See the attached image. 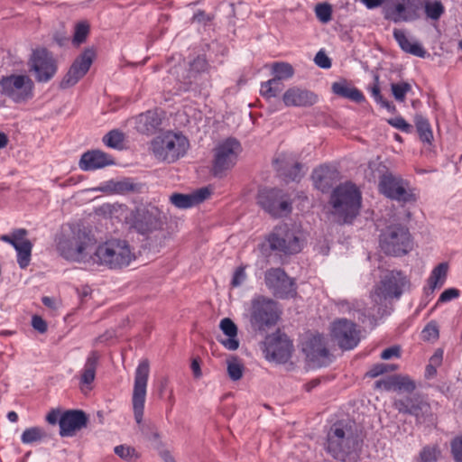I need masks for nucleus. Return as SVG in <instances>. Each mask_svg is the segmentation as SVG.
I'll use <instances>...</instances> for the list:
<instances>
[{
	"instance_id": "f257e3e1",
	"label": "nucleus",
	"mask_w": 462,
	"mask_h": 462,
	"mask_svg": "<svg viewBox=\"0 0 462 462\" xmlns=\"http://www.w3.org/2000/svg\"><path fill=\"white\" fill-rule=\"evenodd\" d=\"M150 374V365L147 359L140 361L134 373L132 393V409L134 419L139 432L150 442L153 448H162L163 443L156 425L150 420H144V405L147 394V384Z\"/></svg>"
},
{
	"instance_id": "f03ea898",
	"label": "nucleus",
	"mask_w": 462,
	"mask_h": 462,
	"mask_svg": "<svg viewBox=\"0 0 462 462\" xmlns=\"http://www.w3.org/2000/svg\"><path fill=\"white\" fill-rule=\"evenodd\" d=\"M406 277L398 271H387L382 277L381 282L371 294L372 306L365 307L360 301L353 304V309L365 318H375L382 315V308L387 298H400L406 285Z\"/></svg>"
},
{
	"instance_id": "7ed1b4c3",
	"label": "nucleus",
	"mask_w": 462,
	"mask_h": 462,
	"mask_svg": "<svg viewBox=\"0 0 462 462\" xmlns=\"http://www.w3.org/2000/svg\"><path fill=\"white\" fill-rule=\"evenodd\" d=\"M96 242L91 231L79 225L69 226L58 239L57 250L60 254L69 261L87 262L91 258V252Z\"/></svg>"
},
{
	"instance_id": "20e7f679",
	"label": "nucleus",
	"mask_w": 462,
	"mask_h": 462,
	"mask_svg": "<svg viewBox=\"0 0 462 462\" xmlns=\"http://www.w3.org/2000/svg\"><path fill=\"white\" fill-rule=\"evenodd\" d=\"M162 211L154 206L140 207L134 209L125 205L117 206V220L141 235H148L162 229Z\"/></svg>"
},
{
	"instance_id": "39448f33",
	"label": "nucleus",
	"mask_w": 462,
	"mask_h": 462,
	"mask_svg": "<svg viewBox=\"0 0 462 462\" xmlns=\"http://www.w3.org/2000/svg\"><path fill=\"white\" fill-rule=\"evenodd\" d=\"M358 447V439L344 422L333 424L327 435L326 451L336 460L346 462Z\"/></svg>"
},
{
	"instance_id": "423d86ee",
	"label": "nucleus",
	"mask_w": 462,
	"mask_h": 462,
	"mask_svg": "<svg viewBox=\"0 0 462 462\" xmlns=\"http://www.w3.org/2000/svg\"><path fill=\"white\" fill-rule=\"evenodd\" d=\"M189 147V142L185 135L168 131L154 137L150 149L157 161L173 163L187 153Z\"/></svg>"
},
{
	"instance_id": "0eeeda50",
	"label": "nucleus",
	"mask_w": 462,
	"mask_h": 462,
	"mask_svg": "<svg viewBox=\"0 0 462 462\" xmlns=\"http://www.w3.org/2000/svg\"><path fill=\"white\" fill-rule=\"evenodd\" d=\"M333 214L339 221L351 222L358 214L361 207V193L356 185L345 183L337 187L330 197Z\"/></svg>"
},
{
	"instance_id": "6e6552de",
	"label": "nucleus",
	"mask_w": 462,
	"mask_h": 462,
	"mask_svg": "<svg viewBox=\"0 0 462 462\" xmlns=\"http://www.w3.org/2000/svg\"><path fill=\"white\" fill-rule=\"evenodd\" d=\"M378 189L386 198L402 203H411L417 200L409 182L401 176L393 174L385 165L379 164L377 169Z\"/></svg>"
},
{
	"instance_id": "1a4fd4ad",
	"label": "nucleus",
	"mask_w": 462,
	"mask_h": 462,
	"mask_svg": "<svg viewBox=\"0 0 462 462\" xmlns=\"http://www.w3.org/2000/svg\"><path fill=\"white\" fill-rule=\"evenodd\" d=\"M303 239L300 231L290 228L287 224L276 226L262 244V251L268 246L271 251L294 254L301 251Z\"/></svg>"
},
{
	"instance_id": "9d476101",
	"label": "nucleus",
	"mask_w": 462,
	"mask_h": 462,
	"mask_svg": "<svg viewBox=\"0 0 462 462\" xmlns=\"http://www.w3.org/2000/svg\"><path fill=\"white\" fill-rule=\"evenodd\" d=\"M380 247L386 254H406L412 247L408 228L400 224L388 226L380 235Z\"/></svg>"
},
{
	"instance_id": "9b49d317",
	"label": "nucleus",
	"mask_w": 462,
	"mask_h": 462,
	"mask_svg": "<svg viewBox=\"0 0 462 462\" xmlns=\"http://www.w3.org/2000/svg\"><path fill=\"white\" fill-rule=\"evenodd\" d=\"M242 152L240 143L235 138L220 142L214 149L212 172L216 177H222L232 169Z\"/></svg>"
},
{
	"instance_id": "f8f14e48",
	"label": "nucleus",
	"mask_w": 462,
	"mask_h": 462,
	"mask_svg": "<svg viewBox=\"0 0 462 462\" xmlns=\"http://www.w3.org/2000/svg\"><path fill=\"white\" fill-rule=\"evenodd\" d=\"M34 84L28 75L12 74L0 80L1 94L16 103H22L33 96Z\"/></svg>"
},
{
	"instance_id": "ddd939ff",
	"label": "nucleus",
	"mask_w": 462,
	"mask_h": 462,
	"mask_svg": "<svg viewBox=\"0 0 462 462\" xmlns=\"http://www.w3.org/2000/svg\"><path fill=\"white\" fill-rule=\"evenodd\" d=\"M278 318L277 304L273 300L257 296L251 300L250 322L257 329L274 325Z\"/></svg>"
},
{
	"instance_id": "4468645a",
	"label": "nucleus",
	"mask_w": 462,
	"mask_h": 462,
	"mask_svg": "<svg viewBox=\"0 0 462 462\" xmlns=\"http://www.w3.org/2000/svg\"><path fill=\"white\" fill-rule=\"evenodd\" d=\"M257 202L264 211L275 217L285 216L291 210L289 196L277 189H260Z\"/></svg>"
},
{
	"instance_id": "2eb2a0df",
	"label": "nucleus",
	"mask_w": 462,
	"mask_h": 462,
	"mask_svg": "<svg viewBox=\"0 0 462 462\" xmlns=\"http://www.w3.org/2000/svg\"><path fill=\"white\" fill-rule=\"evenodd\" d=\"M420 9L416 0H388L383 6V15L395 23H409L420 17Z\"/></svg>"
},
{
	"instance_id": "dca6fc26",
	"label": "nucleus",
	"mask_w": 462,
	"mask_h": 462,
	"mask_svg": "<svg viewBox=\"0 0 462 462\" xmlns=\"http://www.w3.org/2000/svg\"><path fill=\"white\" fill-rule=\"evenodd\" d=\"M264 282L275 297L287 299L296 294L294 281L281 268L267 270L264 274Z\"/></svg>"
},
{
	"instance_id": "f3484780",
	"label": "nucleus",
	"mask_w": 462,
	"mask_h": 462,
	"mask_svg": "<svg viewBox=\"0 0 462 462\" xmlns=\"http://www.w3.org/2000/svg\"><path fill=\"white\" fill-rule=\"evenodd\" d=\"M29 65L39 82L49 81L57 72L56 60L46 49L35 50L30 58Z\"/></svg>"
},
{
	"instance_id": "a211bd4d",
	"label": "nucleus",
	"mask_w": 462,
	"mask_h": 462,
	"mask_svg": "<svg viewBox=\"0 0 462 462\" xmlns=\"http://www.w3.org/2000/svg\"><path fill=\"white\" fill-rule=\"evenodd\" d=\"M331 335L338 346L345 350L355 348L360 341L359 331L356 329V324L346 319L333 322Z\"/></svg>"
},
{
	"instance_id": "6ab92c4d",
	"label": "nucleus",
	"mask_w": 462,
	"mask_h": 462,
	"mask_svg": "<svg viewBox=\"0 0 462 462\" xmlns=\"http://www.w3.org/2000/svg\"><path fill=\"white\" fill-rule=\"evenodd\" d=\"M95 56L96 52L93 49H86L70 66L68 73L60 83L61 87L69 88L77 84L88 71Z\"/></svg>"
},
{
	"instance_id": "aec40b11",
	"label": "nucleus",
	"mask_w": 462,
	"mask_h": 462,
	"mask_svg": "<svg viewBox=\"0 0 462 462\" xmlns=\"http://www.w3.org/2000/svg\"><path fill=\"white\" fill-rule=\"evenodd\" d=\"M25 229H17L10 235L1 236V240L9 243L16 251L17 263L22 269L26 268L31 261L32 245L26 237Z\"/></svg>"
},
{
	"instance_id": "412c9836",
	"label": "nucleus",
	"mask_w": 462,
	"mask_h": 462,
	"mask_svg": "<svg viewBox=\"0 0 462 462\" xmlns=\"http://www.w3.org/2000/svg\"><path fill=\"white\" fill-rule=\"evenodd\" d=\"M303 351L306 353L310 361L317 365L322 366L328 364L329 353L326 346L325 337L322 335H313L304 344Z\"/></svg>"
},
{
	"instance_id": "4be33fe9",
	"label": "nucleus",
	"mask_w": 462,
	"mask_h": 462,
	"mask_svg": "<svg viewBox=\"0 0 462 462\" xmlns=\"http://www.w3.org/2000/svg\"><path fill=\"white\" fill-rule=\"evenodd\" d=\"M114 164V157L101 150H89L82 153L79 167L83 171H94Z\"/></svg>"
},
{
	"instance_id": "5701e85b",
	"label": "nucleus",
	"mask_w": 462,
	"mask_h": 462,
	"mask_svg": "<svg viewBox=\"0 0 462 462\" xmlns=\"http://www.w3.org/2000/svg\"><path fill=\"white\" fill-rule=\"evenodd\" d=\"M282 101L286 106H310L318 102V96L308 89L292 87L284 92Z\"/></svg>"
},
{
	"instance_id": "b1692460",
	"label": "nucleus",
	"mask_w": 462,
	"mask_h": 462,
	"mask_svg": "<svg viewBox=\"0 0 462 462\" xmlns=\"http://www.w3.org/2000/svg\"><path fill=\"white\" fill-rule=\"evenodd\" d=\"M87 417L81 411H68L60 418V434L62 437H70L75 431L85 427Z\"/></svg>"
},
{
	"instance_id": "393cba45",
	"label": "nucleus",
	"mask_w": 462,
	"mask_h": 462,
	"mask_svg": "<svg viewBox=\"0 0 462 462\" xmlns=\"http://www.w3.org/2000/svg\"><path fill=\"white\" fill-rule=\"evenodd\" d=\"M99 356L97 352H91L85 362L84 367L79 372V389L84 394H88L93 388L96 378Z\"/></svg>"
},
{
	"instance_id": "a878e982",
	"label": "nucleus",
	"mask_w": 462,
	"mask_h": 462,
	"mask_svg": "<svg viewBox=\"0 0 462 462\" xmlns=\"http://www.w3.org/2000/svg\"><path fill=\"white\" fill-rule=\"evenodd\" d=\"M393 407L400 412L415 416L417 419L425 413L429 405L419 396L406 397L393 402Z\"/></svg>"
},
{
	"instance_id": "bb28decb",
	"label": "nucleus",
	"mask_w": 462,
	"mask_h": 462,
	"mask_svg": "<svg viewBox=\"0 0 462 462\" xmlns=\"http://www.w3.org/2000/svg\"><path fill=\"white\" fill-rule=\"evenodd\" d=\"M100 265L112 268L116 259V240L114 237L107 238L98 244L91 258Z\"/></svg>"
},
{
	"instance_id": "cd10ccee",
	"label": "nucleus",
	"mask_w": 462,
	"mask_h": 462,
	"mask_svg": "<svg viewBox=\"0 0 462 462\" xmlns=\"http://www.w3.org/2000/svg\"><path fill=\"white\" fill-rule=\"evenodd\" d=\"M393 37L403 51L420 58L426 56L427 51L422 45L417 41L409 38L403 30L394 29Z\"/></svg>"
},
{
	"instance_id": "c85d7f7f",
	"label": "nucleus",
	"mask_w": 462,
	"mask_h": 462,
	"mask_svg": "<svg viewBox=\"0 0 462 462\" xmlns=\"http://www.w3.org/2000/svg\"><path fill=\"white\" fill-rule=\"evenodd\" d=\"M162 118L156 111H147L140 114L135 119V127L142 134H150L161 125Z\"/></svg>"
},
{
	"instance_id": "c756f323",
	"label": "nucleus",
	"mask_w": 462,
	"mask_h": 462,
	"mask_svg": "<svg viewBox=\"0 0 462 462\" xmlns=\"http://www.w3.org/2000/svg\"><path fill=\"white\" fill-rule=\"evenodd\" d=\"M332 92L341 97L347 98L356 103L365 101V96L356 88L353 87L346 79L336 81L331 86Z\"/></svg>"
},
{
	"instance_id": "7c9ffc66",
	"label": "nucleus",
	"mask_w": 462,
	"mask_h": 462,
	"mask_svg": "<svg viewBox=\"0 0 462 462\" xmlns=\"http://www.w3.org/2000/svg\"><path fill=\"white\" fill-rule=\"evenodd\" d=\"M219 328L227 337L226 338L219 339V342L228 350H236L239 347L236 325L229 318H225L220 321Z\"/></svg>"
},
{
	"instance_id": "2f4dec72",
	"label": "nucleus",
	"mask_w": 462,
	"mask_h": 462,
	"mask_svg": "<svg viewBox=\"0 0 462 462\" xmlns=\"http://www.w3.org/2000/svg\"><path fill=\"white\" fill-rule=\"evenodd\" d=\"M336 172L328 166H320L312 172L315 187L322 192L328 191L333 185Z\"/></svg>"
},
{
	"instance_id": "473e14b6",
	"label": "nucleus",
	"mask_w": 462,
	"mask_h": 462,
	"mask_svg": "<svg viewBox=\"0 0 462 462\" xmlns=\"http://www.w3.org/2000/svg\"><path fill=\"white\" fill-rule=\"evenodd\" d=\"M275 163L277 171L288 180H298L302 176L301 165L293 160L287 162L285 156L281 155L275 160Z\"/></svg>"
},
{
	"instance_id": "72a5a7b5",
	"label": "nucleus",
	"mask_w": 462,
	"mask_h": 462,
	"mask_svg": "<svg viewBox=\"0 0 462 462\" xmlns=\"http://www.w3.org/2000/svg\"><path fill=\"white\" fill-rule=\"evenodd\" d=\"M448 264L440 263L432 271L428 280L429 289L431 292L438 287H441L447 279Z\"/></svg>"
},
{
	"instance_id": "f704fd0d",
	"label": "nucleus",
	"mask_w": 462,
	"mask_h": 462,
	"mask_svg": "<svg viewBox=\"0 0 462 462\" xmlns=\"http://www.w3.org/2000/svg\"><path fill=\"white\" fill-rule=\"evenodd\" d=\"M136 259V253L126 241H117V267H126Z\"/></svg>"
},
{
	"instance_id": "c9c22d12",
	"label": "nucleus",
	"mask_w": 462,
	"mask_h": 462,
	"mask_svg": "<svg viewBox=\"0 0 462 462\" xmlns=\"http://www.w3.org/2000/svg\"><path fill=\"white\" fill-rule=\"evenodd\" d=\"M47 437V433L44 429L41 427H31L24 430L21 436V441L23 444H32L41 442Z\"/></svg>"
},
{
	"instance_id": "e433bc0d",
	"label": "nucleus",
	"mask_w": 462,
	"mask_h": 462,
	"mask_svg": "<svg viewBox=\"0 0 462 462\" xmlns=\"http://www.w3.org/2000/svg\"><path fill=\"white\" fill-rule=\"evenodd\" d=\"M415 125L420 135V139L423 143H430L433 139V134L430 125L425 117L417 115L415 116Z\"/></svg>"
},
{
	"instance_id": "4c0bfd02",
	"label": "nucleus",
	"mask_w": 462,
	"mask_h": 462,
	"mask_svg": "<svg viewBox=\"0 0 462 462\" xmlns=\"http://www.w3.org/2000/svg\"><path fill=\"white\" fill-rule=\"evenodd\" d=\"M272 72L274 75L273 79L280 80L289 79L294 74L292 66L287 62H274L272 65Z\"/></svg>"
},
{
	"instance_id": "58836bf2",
	"label": "nucleus",
	"mask_w": 462,
	"mask_h": 462,
	"mask_svg": "<svg viewBox=\"0 0 462 462\" xmlns=\"http://www.w3.org/2000/svg\"><path fill=\"white\" fill-rule=\"evenodd\" d=\"M282 346L272 345L269 346V351L272 352L273 358L278 361H283L290 357L291 345L288 340L281 342Z\"/></svg>"
},
{
	"instance_id": "ea45409f",
	"label": "nucleus",
	"mask_w": 462,
	"mask_h": 462,
	"mask_svg": "<svg viewBox=\"0 0 462 462\" xmlns=\"http://www.w3.org/2000/svg\"><path fill=\"white\" fill-rule=\"evenodd\" d=\"M194 198L191 194L174 193L170 197V201L178 208H189L194 206Z\"/></svg>"
},
{
	"instance_id": "a19ab883",
	"label": "nucleus",
	"mask_w": 462,
	"mask_h": 462,
	"mask_svg": "<svg viewBox=\"0 0 462 462\" xmlns=\"http://www.w3.org/2000/svg\"><path fill=\"white\" fill-rule=\"evenodd\" d=\"M244 366L240 360L236 357H231L227 360V374L233 381L242 378Z\"/></svg>"
},
{
	"instance_id": "79ce46f5",
	"label": "nucleus",
	"mask_w": 462,
	"mask_h": 462,
	"mask_svg": "<svg viewBox=\"0 0 462 462\" xmlns=\"http://www.w3.org/2000/svg\"><path fill=\"white\" fill-rule=\"evenodd\" d=\"M89 32V24L87 21H80L76 23L73 34V43L79 45L84 42Z\"/></svg>"
},
{
	"instance_id": "37998d69",
	"label": "nucleus",
	"mask_w": 462,
	"mask_h": 462,
	"mask_svg": "<svg viewBox=\"0 0 462 462\" xmlns=\"http://www.w3.org/2000/svg\"><path fill=\"white\" fill-rule=\"evenodd\" d=\"M278 84L276 79H273L263 82L260 89L261 95L268 99L276 97L280 92V88L276 86Z\"/></svg>"
},
{
	"instance_id": "c03bdc74",
	"label": "nucleus",
	"mask_w": 462,
	"mask_h": 462,
	"mask_svg": "<svg viewBox=\"0 0 462 462\" xmlns=\"http://www.w3.org/2000/svg\"><path fill=\"white\" fill-rule=\"evenodd\" d=\"M117 456L127 462H135L140 457L134 448L125 445L117 446Z\"/></svg>"
},
{
	"instance_id": "a18cd8bd",
	"label": "nucleus",
	"mask_w": 462,
	"mask_h": 462,
	"mask_svg": "<svg viewBox=\"0 0 462 462\" xmlns=\"http://www.w3.org/2000/svg\"><path fill=\"white\" fill-rule=\"evenodd\" d=\"M425 13L432 20H438L444 13V7L439 1L427 2Z\"/></svg>"
},
{
	"instance_id": "49530a36",
	"label": "nucleus",
	"mask_w": 462,
	"mask_h": 462,
	"mask_svg": "<svg viewBox=\"0 0 462 462\" xmlns=\"http://www.w3.org/2000/svg\"><path fill=\"white\" fill-rule=\"evenodd\" d=\"M391 89L394 98L397 101L402 102L405 99L406 94L411 89V87L407 82L393 83Z\"/></svg>"
},
{
	"instance_id": "de8ad7c7",
	"label": "nucleus",
	"mask_w": 462,
	"mask_h": 462,
	"mask_svg": "<svg viewBox=\"0 0 462 462\" xmlns=\"http://www.w3.org/2000/svg\"><path fill=\"white\" fill-rule=\"evenodd\" d=\"M415 389V383L407 376L396 375L395 392L411 393Z\"/></svg>"
},
{
	"instance_id": "09e8293b",
	"label": "nucleus",
	"mask_w": 462,
	"mask_h": 462,
	"mask_svg": "<svg viewBox=\"0 0 462 462\" xmlns=\"http://www.w3.org/2000/svg\"><path fill=\"white\" fill-rule=\"evenodd\" d=\"M440 455L439 449L436 446H426L420 453L421 462H436Z\"/></svg>"
},
{
	"instance_id": "8fccbe9b",
	"label": "nucleus",
	"mask_w": 462,
	"mask_h": 462,
	"mask_svg": "<svg viewBox=\"0 0 462 462\" xmlns=\"http://www.w3.org/2000/svg\"><path fill=\"white\" fill-rule=\"evenodd\" d=\"M316 16L318 19L326 23L331 20L332 8L328 4H319L315 8Z\"/></svg>"
},
{
	"instance_id": "3c124183",
	"label": "nucleus",
	"mask_w": 462,
	"mask_h": 462,
	"mask_svg": "<svg viewBox=\"0 0 462 462\" xmlns=\"http://www.w3.org/2000/svg\"><path fill=\"white\" fill-rule=\"evenodd\" d=\"M140 185L129 178H123L117 180V193H126L136 191Z\"/></svg>"
},
{
	"instance_id": "603ef678",
	"label": "nucleus",
	"mask_w": 462,
	"mask_h": 462,
	"mask_svg": "<svg viewBox=\"0 0 462 462\" xmlns=\"http://www.w3.org/2000/svg\"><path fill=\"white\" fill-rule=\"evenodd\" d=\"M421 337L424 340L436 339L439 337L438 326L430 322L421 331Z\"/></svg>"
},
{
	"instance_id": "864d4df0",
	"label": "nucleus",
	"mask_w": 462,
	"mask_h": 462,
	"mask_svg": "<svg viewBox=\"0 0 462 462\" xmlns=\"http://www.w3.org/2000/svg\"><path fill=\"white\" fill-rule=\"evenodd\" d=\"M396 366L386 365V364H378L373 366L367 373L368 376L374 378L377 377L389 370H394Z\"/></svg>"
},
{
	"instance_id": "5fc2aeb1",
	"label": "nucleus",
	"mask_w": 462,
	"mask_h": 462,
	"mask_svg": "<svg viewBox=\"0 0 462 462\" xmlns=\"http://www.w3.org/2000/svg\"><path fill=\"white\" fill-rule=\"evenodd\" d=\"M460 291L456 288H448L445 290L439 297L437 304L450 301L458 298Z\"/></svg>"
},
{
	"instance_id": "6e6d98bb",
	"label": "nucleus",
	"mask_w": 462,
	"mask_h": 462,
	"mask_svg": "<svg viewBox=\"0 0 462 462\" xmlns=\"http://www.w3.org/2000/svg\"><path fill=\"white\" fill-rule=\"evenodd\" d=\"M451 452L456 462H462V437H457L452 440Z\"/></svg>"
},
{
	"instance_id": "4d7b16f0",
	"label": "nucleus",
	"mask_w": 462,
	"mask_h": 462,
	"mask_svg": "<svg viewBox=\"0 0 462 462\" xmlns=\"http://www.w3.org/2000/svg\"><path fill=\"white\" fill-rule=\"evenodd\" d=\"M388 123L394 128L405 133H409L411 128V125H409L402 116H395L393 118H391L388 120Z\"/></svg>"
},
{
	"instance_id": "13d9d810",
	"label": "nucleus",
	"mask_w": 462,
	"mask_h": 462,
	"mask_svg": "<svg viewBox=\"0 0 462 462\" xmlns=\"http://www.w3.org/2000/svg\"><path fill=\"white\" fill-rule=\"evenodd\" d=\"M396 375L388 376L375 383L376 388L395 392Z\"/></svg>"
},
{
	"instance_id": "bf43d9fd",
	"label": "nucleus",
	"mask_w": 462,
	"mask_h": 462,
	"mask_svg": "<svg viewBox=\"0 0 462 462\" xmlns=\"http://www.w3.org/2000/svg\"><path fill=\"white\" fill-rule=\"evenodd\" d=\"M245 279L246 273L245 267L240 266L235 271L231 281V284L233 287H238L245 281Z\"/></svg>"
},
{
	"instance_id": "052dcab7",
	"label": "nucleus",
	"mask_w": 462,
	"mask_h": 462,
	"mask_svg": "<svg viewBox=\"0 0 462 462\" xmlns=\"http://www.w3.org/2000/svg\"><path fill=\"white\" fill-rule=\"evenodd\" d=\"M315 63L322 69H329L331 67V60L328 57V55L322 51H319L315 58H314Z\"/></svg>"
},
{
	"instance_id": "680f3d73",
	"label": "nucleus",
	"mask_w": 462,
	"mask_h": 462,
	"mask_svg": "<svg viewBox=\"0 0 462 462\" xmlns=\"http://www.w3.org/2000/svg\"><path fill=\"white\" fill-rule=\"evenodd\" d=\"M374 84L368 87V91L371 93V96L374 97L375 102L382 101L383 96L381 95L380 86H379V77L377 75L374 76Z\"/></svg>"
},
{
	"instance_id": "e2e57ef3",
	"label": "nucleus",
	"mask_w": 462,
	"mask_h": 462,
	"mask_svg": "<svg viewBox=\"0 0 462 462\" xmlns=\"http://www.w3.org/2000/svg\"><path fill=\"white\" fill-rule=\"evenodd\" d=\"M93 191H101L106 194H113L116 192V182L114 180H109L104 183H101L99 186L93 188Z\"/></svg>"
},
{
	"instance_id": "0e129e2a",
	"label": "nucleus",
	"mask_w": 462,
	"mask_h": 462,
	"mask_svg": "<svg viewBox=\"0 0 462 462\" xmlns=\"http://www.w3.org/2000/svg\"><path fill=\"white\" fill-rule=\"evenodd\" d=\"M401 354V348L398 346H393L384 349L381 354V358L384 360L391 359L393 357H399Z\"/></svg>"
},
{
	"instance_id": "69168bd1",
	"label": "nucleus",
	"mask_w": 462,
	"mask_h": 462,
	"mask_svg": "<svg viewBox=\"0 0 462 462\" xmlns=\"http://www.w3.org/2000/svg\"><path fill=\"white\" fill-rule=\"evenodd\" d=\"M32 328L40 333H44L47 330V324L45 320L40 316H33L32 319Z\"/></svg>"
},
{
	"instance_id": "338daca9",
	"label": "nucleus",
	"mask_w": 462,
	"mask_h": 462,
	"mask_svg": "<svg viewBox=\"0 0 462 462\" xmlns=\"http://www.w3.org/2000/svg\"><path fill=\"white\" fill-rule=\"evenodd\" d=\"M115 210V207L112 204H104L96 209V213L98 216L104 217H111Z\"/></svg>"
},
{
	"instance_id": "774afa93",
	"label": "nucleus",
	"mask_w": 462,
	"mask_h": 462,
	"mask_svg": "<svg viewBox=\"0 0 462 462\" xmlns=\"http://www.w3.org/2000/svg\"><path fill=\"white\" fill-rule=\"evenodd\" d=\"M158 451L159 456L164 462H176L171 453L165 448L164 443L162 444V448H155Z\"/></svg>"
}]
</instances>
